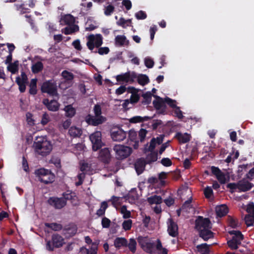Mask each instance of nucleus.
<instances>
[{
  "instance_id": "1",
  "label": "nucleus",
  "mask_w": 254,
  "mask_h": 254,
  "mask_svg": "<svg viewBox=\"0 0 254 254\" xmlns=\"http://www.w3.org/2000/svg\"><path fill=\"white\" fill-rule=\"evenodd\" d=\"M165 136L164 133L159 134L156 137L152 138L148 146L146 145L145 148L150 152V159H158V155H161L170 146L171 140L163 143Z\"/></svg>"
},
{
  "instance_id": "2",
  "label": "nucleus",
  "mask_w": 254,
  "mask_h": 254,
  "mask_svg": "<svg viewBox=\"0 0 254 254\" xmlns=\"http://www.w3.org/2000/svg\"><path fill=\"white\" fill-rule=\"evenodd\" d=\"M195 228L199 237L204 241H207L214 238V233L211 230V223L208 218L199 216L195 222Z\"/></svg>"
},
{
  "instance_id": "3",
  "label": "nucleus",
  "mask_w": 254,
  "mask_h": 254,
  "mask_svg": "<svg viewBox=\"0 0 254 254\" xmlns=\"http://www.w3.org/2000/svg\"><path fill=\"white\" fill-rule=\"evenodd\" d=\"M95 116L88 114L85 118V122L93 126H97L103 124L106 120V118L101 115L102 111L100 105L96 104L94 107Z\"/></svg>"
},
{
  "instance_id": "4",
  "label": "nucleus",
  "mask_w": 254,
  "mask_h": 254,
  "mask_svg": "<svg viewBox=\"0 0 254 254\" xmlns=\"http://www.w3.org/2000/svg\"><path fill=\"white\" fill-rule=\"evenodd\" d=\"M34 145L36 152L42 156L49 154L52 149L51 142L43 137L38 138L37 141L34 142Z\"/></svg>"
},
{
  "instance_id": "5",
  "label": "nucleus",
  "mask_w": 254,
  "mask_h": 254,
  "mask_svg": "<svg viewBox=\"0 0 254 254\" xmlns=\"http://www.w3.org/2000/svg\"><path fill=\"white\" fill-rule=\"evenodd\" d=\"M38 181L44 184H50L55 181V175L51 170L41 168L35 171Z\"/></svg>"
},
{
  "instance_id": "6",
  "label": "nucleus",
  "mask_w": 254,
  "mask_h": 254,
  "mask_svg": "<svg viewBox=\"0 0 254 254\" xmlns=\"http://www.w3.org/2000/svg\"><path fill=\"white\" fill-rule=\"evenodd\" d=\"M41 90L42 93H47L50 96H55L58 95L57 83L52 80L44 82Z\"/></svg>"
},
{
  "instance_id": "7",
  "label": "nucleus",
  "mask_w": 254,
  "mask_h": 254,
  "mask_svg": "<svg viewBox=\"0 0 254 254\" xmlns=\"http://www.w3.org/2000/svg\"><path fill=\"white\" fill-rule=\"evenodd\" d=\"M102 44L103 37L100 34H91L88 36L86 45L90 50L92 51L95 47L99 48Z\"/></svg>"
},
{
  "instance_id": "8",
  "label": "nucleus",
  "mask_w": 254,
  "mask_h": 254,
  "mask_svg": "<svg viewBox=\"0 0 254 254\" xmlns=\"http://www.w3.org/2000/svg\"><path fill=\"white\" fill-rule=\"evenodd\" d=\"M113 149L116 155L120 159H126L132 152L131 147L124 145H115Z\"/></svg>"
},
{
  "instance_id": "9",
  "label": "nucleus",
  "mask_w": 254,
  "mask_h": 254,
  "mask_svg": "<svg viewBox=\"0 0 254 254\" xmlns=\"http://www.w3.org/2000/svg\"><path fill=\"white\" fill-rule=\"evenodd\" d=\"M64 243L63 238L61 235L56 234L52 236V242L49 241L47 243L46 247L48 250L52 251L55 248L62 247Z\"/></svg>"
},
{
  "instance_id": "10",
  "label": "nucleus",
  "mask_w": 254,
  "mask_h": 254,
  "mask_svg": "<svg viewBox=\"0 0 254 254\" xmlns=\"http://www.w3.org/2000/svg\"><path fill=\"white\" fill-rule=\"evenodd\" d=\"M102 134L100 131H97L92 133L89 138L92 144V149L94 151H97L100 149L103 143L102 141Z\"/></svg>"
},
{
  "instance_id": "11",
  "label": "nucleus",
  "mask_w": 254,
  "mask_h": 254,
  "mask_svg": "<svg viewBox=\"0 0 254 254\" xmlns=\"http://www.w3.org/2000/svg\"><path fill=\"white\" fill-rule=\"evenodd\" d=\"M157 160H134L133 163L134 168L137 175L143 173L147 164H151Z\"/></svg>"
},
{
  "instance_id": "12",
  "label": "nucleus",
  "mask_w": 254,
  "mask_h": 254,
  "mask_svg": "<svg viewBox=\"0 0 254 254\" xmlns=\"http://www.w3.org/2000/svg\"><path fill=\"white\" fill-rule=\"evenodd\" d=\"M48 203L57 209L64 207L66 204V201L63 197H50L47 200Z\"/></svg>"
},
{
  "instance_id": "13",
  "label": "nucleus",
  "mask_w": 254,
  "mask_h": 254,
  "mask_svg": "<svg viewBox=\"0 0 254 254\" xmlns=\"http://www.w3.org/2000/svg\"><path fill=\"white\" fill-rule=\"evenodd\" d=\"M127 132L120 127L113 129L111 132V136L115 141H122L126 138Z\"/></svg>"
},
{
  "instance_id": "14",
  "label": "nucleus",
  "mask_w": 254,
  "mask_h": 254,
  "mask_svg": "<svg viewBox=\"0 0 254 254\" xmlns=\"http://www.w3.org/2000/svg\"><path fill=\"white\" fill-rule=\"evenodd\" d=\"M167 231L169 235L172 237H176L179 235L178 226L177 223L174 221L171 218L168 219L167 221Z\"/></svg>"
},
{
  "instance_id": "15",
  "label": "nucleus",
  "mask_w": 254,
  "mask_h": 254,
  "mask_svg": "<svg viewBox=\"0 0 254 254\" xmlns=\"http://www.w3.org/2000/svg\"><path fill=\"white\" fill-rule=\"evenodd\" d=\"M136 78L137 75L134 72L131 73L130 72H127L116 76V80L118 82H132Z\"/></svg>"
},
{
  "instance_id": "16",
  "label": "nucleus",
  "mask_w": 254,
  "mask_h": 254,
  "mask_svg": "<svg viewBox=\"0 0 254 254\" xmlns=\"http://www.w3.org/2000/svg\"><path fill=\"white\" fill-rule=\"evenodd\" d=\"M227 155L226 159H237L239 156V152L238 150H235L233 148L232 151L230 153L225 149L222 148L219 153V156L221 158H224Z\"/></svg>"
},
{
  "instance_id": "17",
  "label": "nucleus",
  "mask_w": 254,
  "mask_h": 254,
  "mask_svg": "<svg viewBox=\"0 0 254 254\" xmlns=\"http://www.w3.org/2000/svg\"><path fill=\"white\" fill-rule=\"evenodd\" d=\"M43 103L49 111L56 112L59 110L60 104L55 100L49 101L48 99H45L43 101Z\"/></svg>"
},
{
  "instance_id": "18",
  "label": "nucleus",
  "mask_w": 254,
  "mask_h": 254,
  "mask_svg": "<svg viewBox=\"0 0 254 254\" xmlns=\"http://www.w3.org/2000/svg\"><path fill=\"white\" fill-rule=\"evenodd\" d=\"M77 231V227L75 224H69L64 226L63 229L64 234L68 237H72L76 234Z\"/></svg>"
},
{
  "instance_id": "19",
  "label": "nucleus",
  "mask_w": 254,
  "mask_h": 254,
  "mask_svg": "<svg viewBox=\"0 0 254 254\" xmlns=\"http://www.w3.org/2000/svg\"><path fill=\"white\" fill-rule=\"evenodd\" d=\"M254 184L248 181L241 180L238 182V190L239 192H245L250 190Z\"/></svg>"
},
{
  "instance_id": "20",
  "label": "nucleus",
  "mask_w": 254,
  "mask_h": 254,
  "mask_svg": "<svg viewBox=\"0 0 254 254\" xmlns=\"http://www.w3.org/2000/svg\"><path fill=\"white\" fill-rule=\"evenodd\" d=\"M84 160H83V161H81L79 163L80 171L87 175H92L94 172V169L91 164L84 162Z\"/></svg>"
},
{
  "instance_id": "21",
  "label": "nucleus",
  "mask_w": 254,
  "mask_h": 254,
  "mask_svg": "<svg viewBox=\"0 0 254 254\" xmlns=\"http://www.w3.org/2000/svg\"><path fill=\"white\" fill-rule=\"evenodd\" d=\"M175 137L178 140L180 143H186L189 142L191 138V136L188 133H182V132H177Z\"/></svg>"
},
{
  "instance_id": "22",
  "label": "nucleus",
  "mask_w": 254,
  "mask_h": 254,
  "mask_svg": "<svg viewBox=\"0 0 254 254\" xmlns=\"http://www.w3.org/2000/svg\"><path fill=\"white\" fill-rule=\"evenodd\" d=\"M217 217H222L227 214L229 212L228 207L225 204L217 206L215 209Z\"/></svg>"
},
{
  "instance_id": "23",
  "label": "nucleus",
  "mask_w": 254,
  "mask_h": 254,
  "mask_svg": "<svg viewBox=\"0 0 254 254\" xmlns=\"http://www.w3.org/2000/svg\"><path fill=\"white\" fill-rule=\"evenodd\" d=\"M125 197L127 200H128L129 203H135V202L138 199V196L136 189H132Z\"/></svg>"
},
{
  "instance_id": "24",
  "label": "nucleus",
  "mask_w": 254,
  "mask_h": 254,
  "mask_svg": "<svg viewBox=\"0 0 254 254\" xmlns=\"http://www.w3.org/2000/svg\"><path fill=\"white\" fill-rule=\"evenodd\" d=\"M68 133L73 137H79L82 134V130L75 126H72L68 130Z\"/></svg>"
},
{
  "instance_id": "25",
  "label": "nucleus",
  "mask_w": 254,
  "mask_h": 254,
  "mask_svg": "<svg viewBox=\"0 0 254 254\" xmlns=\"http://www.w3.org/2000/svg\"><path fill=\"white\" fill-rule=\"evenodd\" d=\"M128 139L130 141L134 142L135 144L134 145V148H136L138 145L139 140L137 138V132L135 131L133 129L129 130L128 132Z\"/></svg>"
},
{
  "instance_id": "26",
  "label": "nucleus",
  "mask_w": 254,
  "mask_h": 254,
  "mask_svg": "<svg viewBox=\"0 0 254 254\" xmlns=\"http://www.w3.org/2000/svg\"><path fill=\"white\" fill-rule=\"evenodd\" d=\"M79 26L77 25L72 24L64 28L63 32L65 35H68L77 32L79 31Z\"/></svg>"
},
{
  "instance_id": "27",
  "label": "nucleus",
  "mask_w": 254,
  "mask_h": 254,
  "mask_svg": "<svg viewBox=\"0 0 254 254\" xmlns=\"http://www.w3.org/2000/svg\"><path fill=\"white\" fill-rule=\"evenodd\" d=\"M153 96L156 98V100L153 101V105L156 110H160L165 106V101L163 100L162 98L157 95H153Z\"/></svg>"
},
{
  "instance_id": "28",
  "label": "nucleus",
  "mask_w": 254,
  "mask_h": 254,
  "mask_svg": "<svg viewBox=\"0 0 254 254\" xmlns=\"http://www.w3.org/2000/svg\"><path fill=\"white\" fill-rule=\"evenodd\" d=\"M115 247L117 249H120L121 247H127V240L125 238L118 237L114 240Z\"/></svg>"
},
{
  "instance_id": "29",
  "label": "nucleus",
  "mask_w": 254,
  "mask_h": 254,
  "mask_svg": "<svg viewBox=\"0 0 254 254\" xmlns=\"http://www.w3.org/2000/svg\"><path fill=\"white\" fill-rule=\"evenodd\" d=\"M115 43L117 45L121 47L125 44L128 45L129 41L127 39L126 37L124 35H118L115 38Z\"/></svg>"
},
{
  "instance_id": "30",
  "label": "nucleus",
  "mask_w": 254,
  "mask_h": 254,
  "mask_svg": "<svg viewBox=\"0 0 254 254\" xmlns=\"http://www.w3.org/2000/svg\"><path fill=\"white\" fill-rule=\"evenodd\" d=\"M37 79L33 78L31 80L29 84V93L32 95H35L37 93Z\"/></svg>"
},
{
  "instance_id": "31",
  "label": "nucleus",
  "mask_w": 254,
  "mask_h": 254,
  "mask_svg": "<svg viewBox=\"0 0 254 254\" xmlns=\"http://www.w3.org/2000/svg\"><path fill=\"white\" fill-rule=\"evenodd\" d=\"M228 233L231 235H234L232 239H234L239 242H241L244 239V236L240 231L231 230L229 231Z\"/></svg>"
},
{
  "instance_id": "32",
  "label": "nucleus",
  "mask_w": 254,
  "mask_h": 254,
  "mask_svg": "<svg viewBox=\"0 0 254 254\" xmlns=\"http://www.w3.org/2000/svg\"><path fill=\"white\" fill-rule=\"evenodd\" d=\"M64 110L65 111V116L68 118H72L76 114V110L72 107V105L65 106Z\"/></svg>"
},
{
  "instance_id": "33",
  "label": "nucleus",
  "mask_w": 254,
  "mask_h": 254,
  "mask_svg": "<svg viewBox=\"0 0 254 254\" xmlns=\"http://www.w3.org/2000/svg\"><path fill=\"white\" fill-rule=\"evenodd\" d=\"M153 118L152 117H148V116H144L142 117L141 116H134L129 119V122L131 123H142L144 121H147L150 120Z\"/></svg>"
},
{
  "instance_id": "34",
  "label": "nucleus",
  "mask_w": 254,
  "mask_h": 254,
  "mask_svg": "<svg viewBox=\"0 0 254 254\" xmlns=\"http://www.w3.org/2000/svg\"><path fill=\"white\" fill-rule=\"evenodd\" d=\"M167 177V173L165 172H162L158 174L157 179H158V186L159 187H164L166 186V182L165 180Z\"/></svg>"
},
{
  "instance_id": "35",
  "label": "nucleus",
  "mask_w": 254,
  "mask_h": 254,
  "mask_svg": "<svg viewBox=\"0 0 254 254\" xmlns=\"http://www.w3.org/2000/svg\"><path fill=\"white\" fill-rule=\"evenodd\" d=\"M147 202L150 204H159L162 203V199L160 196L153 195L147 198Z\"/></svg>"
},
{
  "instance_id": "36",
  "label": "nucleus",
  "mask_w": 254,
  "mask_h": 254,
  "mask_svg": "<svg viewBox=\"0 0 254 254\" xmlns=\"http://www.w3.org/2000/svg\"><path fill=\"white\" fill-rule=\"evenodd\" d=\"M62 21L65 25H70L74 23L75 18L70 14H66L62 18Z\"/></svg>"
},
{
  "instance_id": "37",
  "label": "nucleus",
  "mask_w": 254,
  "mask_h": 254,
  "mask_svg": "<svg viewBox=\"0 0 254 254\" xmlns=\"http://www.w3.org/2000/svg\"><path fill=\"white\" fill-rule=\"evenodd\" d=\"M45 226L55 231H59L63 229L62 225L57 223H45Z\"/></svg>"
},
{
  "instance_id": "38",
  "label": "nucleus",
  "mask_w": 254,
  "mask_h": 254,
  "mask_svg": "<svg viewBox=\"0 0 254 254\" xmlns=\"http://www.w3.org/2000/svg\"><path fill=\"white\" fill-rule=\"evenodd\" d=\"M43 63L41 62H37L32 65L31 70L33 73H38L43 70Z\"/></svg>"
},
{
  "instance_id": "39",
  "label": "nucleus",
  "mask_w": 254,
  "mask_h": 254,
  "mask_svg": "<svg viewBox=\"0 0 254 254\" xmlns=\"http://www.w3.org/2000/svg\"><path fill=\"white\" fill-rule=\"evenodd\" d=\"M138 83L142 86H144L149 82V79L146 74H140L137 76Z\"/></svg>"
},
{
  "instance_id": "40",
  "label": "nucleus",
  "mask_w": 254,
  "mask_h": 254,
  "mask_svg": "<svg viewBox=\"0 0 254 254\" xmlns=\"http://www.w3.org/2000/svg\"><path fill=\"white\" fill-rule=\"evenodd\" d=\"M136 242L133 238H130L129 243L127 241V247L128 248L129 251L133 254L135 253L136 250Z\"/></svg>"
},
{
  "instance_id": "41",
  "label": "nucleus",
  "mask_w": 254,
  "mask_h": 254,
  "mask_svg": "<svg viewBox=\"0 0 254 254\" xmlns=\"http://www.w3.org/2000/svg\"><path fill=\"white\" fill-rule=\"evenodd\" d=\"M144 248L145 251L147 253L150 254H158L155 249L154 244L153 243H148Z\"/></svg>"
},
{
  "instance_id": "42",
  "label": "nucleus",
  "mask_w": 254,
  "mask_h": 254,
  "mask_svg": "<svg viewBox=\"0 0 254 254\" xmlns=\"http://www.w3.org/2000/svg\"><path fill=\"white\" fill-rule=\"evenodd\" d=\"M150 92H147L142 95L143 98V100L142 101V104L144 105H149L151 102L152 96H153Z\"/></svg>"
},
{
  "instance_id": "43",
  "label": "nucleus",
  "mask_w": 254,
  "mask_h": 254,
  "mask_svg": "<svg viewBox=\"0 0 254 254\" xmlns=\"http://www.w3.org/2000/svg\"><path fill=\"white\" fill-rule=\"evenodd\" d=\"M100 159H111L110 151L108 148L102 149L99 152Z\"/></svg>"
},
{
  "instance_id": "44",
  "label": "nucleus",
  "mask_w": 254,
  "mask_h": 254,
  "mask_svg": "<svg viewBox=\"0 0 254 254\" xmlns=\"http://www.w3.org/2000/svg\"><path fill=\"white\" fill-rule=\"evenodd\" d=\"M241 244V242H238L234 239H231L227 241V245L231 250H237L239 248V245Z\"/></svg>"
},
{
  "instance_id": "45",
  "label": "nucleus",
  "mask_w": 254,
  "mask_h": 254,
  "mask_svg": "<svg viewBox=\"0 0 254 254\" xmlns=\"http://www.w3.org/2000/svg\"><path fill=\"white\" fill-rule=\"evenodd\" d=\"M7 69L12 74L16 73L18 70V61H15L13 63H10L7 66Z\"/></svg>"
},
{
  "instance_id": "46",
  "label": "nucleus",
  "mask_w": 254,
  "mask_h": 254,
  "mask_svg": "<svg viewBox=\"0 0 254 254\" xmlns=\"http://www.w3.org/2000/svg\"><path fill=\"white\" fill-rule=\"evenodd\" d=\"M20 77L17 76L16 78L15 82L17 83V84L19 86V91L21 93H23L26 90V83H27V82H23L20 81Z\"/></svg>"
},
{
  "instance_id": "47",
  "label": "nucleus",
  "mask_w": 254,
  "mask_h": 254,
  "mask_svg": "<svg viewBox=\"0 0 254 254\" xmlns=\"http://www.w3.org/2000/svg\"><path fill=\"white\" fill-rule=\"evenodd\" d=\"M244 220L245 223L248 227L252 226L254 223V213H253L252 215H246L245 217Z\"/></svg>"
},
{
  "instance_id": "48",
  "label": "nucleus",
  "mask_w": 254,
  "mask_h": 254,
  "mask_svg": "<svg viewBox=\"0 0 254 254\" xmlns=\"http://www.w3.org/2000/svg\"><path fill=\"white\" fill-rule=\"evenodd\" d=\"M196 248L200 252H203V254H209L210 253V250L209 248V245L206 243H203L199 245H197Z\"/></svg>"
},
{
  "instance_id": "49",
  "label": "nucleus",
  "mask_w": 254,
  "mask_h": 254,
  "mask_svg": "<svg viewBox=\"0 0 254 254\" xmlns=\"http://www.w3.org/2000/svg\"><path fill=\"white\" fill-rule=\"evenodd\" d=\"M63 78L66 81H72L74 78L73 74L67 70H64L62 73Z\"/></svg>"
},
{
  "instance_id": "50",
  "label": "nucleus",
  "mask_w": 254,
  "mask_h": 254,
  "mask_svg": "<svg viewBox=\"0 0 254 254\" xmlns=\"http://www.w3.org/2000/svg\"><path fill=\"white\" fill-rule=\"evenodd\" d=\"M97 51H93V53H98L100 55H107L110 52V49L108 47L98 48Z\"/></svg>"
},
{
  "instance_id": "51",
  "label": "nucleus",
  "mask_w": 254,
  "mask_h": 254,
  "mask_svg": "<svg viewBox=\"0 0 254 254\" xmlns=\"http://www.w3.org/2000/svg\"><path fill=\"white\" fill-rule=\"evenodd\" d=\"M115 7L112 4H110L104 8V14L106 16H110L114 11Z\"/></svg>"
},
{
  "instance_id": "52",
  "label": "nucleus",
  "mask_w": 254,
  "mask_h": 254,
  "mask_svg": "<svg viewBox=\"0 0 254 254\" xmlns=\"http://www.w3.org/2000/svg\"><path fill=\"white\" fill-rule=\"evenodd\" d=\"M228 223L229 225L233 228H237L239 226L238 220L231 217H229Z\"/></svg>"
},
{
  "instance_id": "53",
  "label": "nucleus",
  "mask_w": 254,
  "mask_h": 254,
  "mask_svg": "<svg viewBox=\"0 0 254 254\" xmlns=\"http://www.w3.org/2000/svg\"><path fill=\"white\" fill-rule=\"evenodd\" d=\"M93 247L91 248L90 252L86 249L83 252H81V254H97V246L96 244H93Z\"/></svg>"
},
{
  "instance_id": "54",
  "label": "nucleus",
  "mask_w": 254,
  "mask_h": 254,
  "mask_svg": "<svg viewBox=\"0 0 254 254\" xmlns=\"http://www.w3.org/2000/svg\"><path fill=\"white\" fill-rule=\"evenodd\" d=\"M122 197H117L116 196H112L109 201H112V204L115 206L118 205H120L122 202Z\"/></svg>"
},
{
  "instance_id": "55",
  "label": "nucleus",
  "mask_w": 254,
  "mask_h": 254,
  "mask_svg": "<svg viewBox=\"0 0 254 254\" xmlns=\"http://www.w3.org/2000/svg\"><path fill=\"white\" fill-rule=\"evenodd\" d=\"M137 242L142 248H144L148 242H147V238L142 236H139L137 238Z\"/></svg>"
},
{
  "instance_id": "56",
  "label": "nucleus",
  "mask_w": 254,
  "mask_h": 254,
  "mask_svg": "<svg viewBox=\"0 0 254 254\" xmlns=\"http://www.w3.org/2000/svg\"><path fill=\"white\" fill-rule=\"evenodd\" d=\"M132 226V221L130 219L124 221L122 224L123 228L125 231L129 230L131 229Z\"/></svg>"
},
{
  "instance_id": "57",
  "label": "nucleus",
  "mask_w": 254,
  "mask_h": 254,
  "mask_svg": "<svg viewBox=\"0 0 254 254\" xmlns=\"http://www.w3.org/2000/svg\"><path fill=\"white\" fill-rule=\"evenodd\" d=\"M111 220L109 218H108L106 217H103L102 219L101 224H102L103 228H109L110 226V225H111Z\"/></svg>"
},
{
  "instance_id": "58",
  "label": "nucleus",
  "mask_w": 254,
  "mask_h": 254,
  "mask_svg": "<svg viewBox=\"0 0 254 254\" xmlns=\"http://www.w3.org/2000/svg\"><path fill=\"white\" fill-rule=\"evenodd\" d=\"M135 16L137 19L143 20L147 17V14L144 11L140 10L135 13Z\"/></svg>"
},
{
  "instance_id": "59",
  "label": "nucleus",
  "mask_w": 254,
  "mask_h": 254,
  "mask_svg": "<svg viewBox=\"0 0 254 254\" xmlns=\"http://www.w3.org/2000/svg\"><path fill=\"white\" fill-rule=\"evenodd\" d=\"M50 121V117L48 114L45 113L43 114L42 117V120L41 121V124L43 126L46 125Z\"/></svg>"
},
{
  "instance_id": "60",
  "label": "nucleus",
  "mask_w": 254,
  "mask_h": 254,
  "mask_svg": "<svg viewBox=\"0 0 254 254\" xmlns=\"http://www.w3.org/2000/svg\"><path fill=\"white\" fill-rule=\"evenodd\" d=\"M147 133V130L145 129L141 128L138 132V136L140 142H143L146 137Z\"/></svg>"
},
{
  "instance_id": "61",
  "label": "nucleus",
  "mask_w": 254,
  "mask_h": 254,
  "mask_svg": "<svg viewBox=\"0 0 254 254\" xmlns=\"http://www.w3.org/2000/svg\"><path fill=\"white\" fill-rule=\"evenodd\" d=\"M165 103H167L170 107L173 108H176L177 107L176 105V101L171 99L169 97L165 99Z\"/></svg>"
},
{
  "instance_id": "62",
  "label": "nucleus",
  "mask_w": 254,
  "mask_h": 254,
  "mask_svg": "<svg viewBox=\"0 0 254 254\" xmlns=\"http://www.w3.org/2000/svg\"><path fill=\"white\" fill-rule=\"evenodd\" d=\"M219 183L221 184H225L226 182L225 175L222 172L216 177Z\"/></svg>"
},
{
  "instance_id": "63",
  "label": "nucleus",
  "mask_w": 254,
  "mask_h": 254,
  "mask_svg": "<svg viewBox=\"0 0 254 254\" xmlns=\"http://www.w3.org/2000/svg\"><path fill=\"white\" fill-rule=\"evenodd\" d=\"M204 194L206 198H210L213 194L212 188L210 187H207L204 190Z\"/></svg>"
},
{
  "instance_id": "64",
  "label": "nucleus",
  "mask_w": 254,
  "mask_h": 254,
  "mask_svg": "<svg viewBox=\"0 0 254 254\" xmlns=\"http://www.w3.org/2000/svg\"><path fill=\"white\" fill-rule=\"evenodd\" d=\"M163 125V122L160 120H154L152 124V128L153 130H156L159 126Z\"/></svg>"
}]
</instances>
